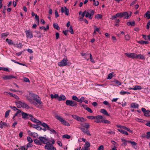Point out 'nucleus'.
<instances>
[{
    "label": "nucleus",
    "instance_id": "nucleus-1",
    "mask_svg": "<svg viewBox=\"0 0 150 150\" xmlns=\"http://www.w3.org/2000/svg\"><path fill=\"white\" fill-rule=\"evenodd\" d=\"M31 97H29L28 96H27V98L29 102L33 103V100H35L37 103L39 104L41 103L40 99L38 95L37 94H31Z\"/></svg>",
    "mask_w": 150,
    "mask_h": 150
},
{
    "label": "nucleus",
    "instance_id": "nucleus-2",
    "mask_svg": "<svg viewBox=\"0 0 150 150\" xmlns=\"http://www.w3.org/2000/svg\"><path fill=\"white\" fill-rule=\"evenodd\" d=\"M16 105L17 107L18 108L22 107L27 109L29 108V107L27 104L25 103L24 102H22L20 101H17L15 102Z\"/></svg>",
    "mask_w": 150,
    "mask_h": 150
},
{
    "label": "nucleus",
    "instance_id": "nucleus-3",
    "mask_svg": "<svg viewBox=\"0 0 150 150\" xmlns=\"http://www.w3.org/2000/svg\"><path fill=\"white\" fill-rule=\"evenodd\" d=\"M56 118L59 120L61 123L65 126H69L70 125L69 123L65 120L62 117L59 116H56Z\"/></svg>",
    "mask_w": 150,
    "mask_h": 150
},
{
    "label": "nucleus",
    "instance_id": "nucleus-4",
    "mask_svg": "<svg viewBox=\"0 0 150 150\" xmlns=\"http://www.w3.org/2000/svg\"><path fill=\"white\" fill-rule=\"evenodd\" d=\"M131 15V12H130V14L129 15L127 12H124L123 13H118L116 14V16L118 17H122L124 16H125V18L126 19H128L129 17H130Z\"/></svg>",
    "mask_w": 150,
    "mask_h": 150
},
{
    "label": "nucleus",
    "instance_id": "nucleus-5",
    "mask_svg": "<svg viewBox=\"0 0 150 150\" xmlns=\"http://www.w3.org/2000/svg\"><path fill=\"white\" fill-rule=\"evenodd\" d=\"M52 142L51 144H50V143L49 142V143H47V144H46V145L45 146V148L46 149H47L48 150H56V149L55 148H54V146L52 145V144H54V140H52V141L50 142Z\"/></svg>",
    "mask_w": 150,
    "mask_h": 150
},
{
    "label": "nucleus",
    "instance_id": "nucleus-6",
    "mask_svg": "<svg viewBox=\"0 0 150 150\" xmlns=\"http://www.w3.org/2000/svg\"><path fill=\"white\" fill-rule=\"evenodd\" d=\"M68 63L67 59V58H64L61 62L58 63V65L60 67H62L67 65Z\"/></svg>",
    "mask_w": 150,
    "mask_h": 150
},
{
    "label": "nucleus",
    "instance_id": "nucleus-7",
    "mask_svg": "<svg viewBox=\"0 0 150 150\" xmlns=\"http://www.w3.org/2000/svg\"><path fill=\"white\" fill-rule=\"evenodd\" d=\"M66 104L67 105L71 107L76 106H77L76 103L72 100H67L66 101Z\"/></svg>",
    "mask_w": 150,
    "mask_h": 150
},
{
    "label": "nucleus",
    "instance_id": "nucleus-8",
    "mask_svg": "<svg viewBox=\"0 0 150 150\" xmlns=\"http://www.w3.org/2000/svg\"><path fill=\"white\" fill-rule=\"evenodd\" d=\"M125 54L128 57L132 59L136 58V54L134 53H126Z\"/></svg>",
    "mask_w": 150,
    "mask_h": 150
},
{
    "label": "nucleus",
    "instance_id": "nucleus-9",
    "mask_svg": "<svg viewBox=\"0 0 150 150\" xmlns=\"http://www.w3.org/2000/svg\"><path fill=\"white\" fill-rule=\"evenodd\" d=\"M94 14V11L92 10L90 11V13L88 12H86L85 14V17L86 18L88 17L89 19H91L92 18L93 15Z\"/></svg>",
    "mask_w": 150,
    "mask_h": 150
},
{
    "label": "nucleus",
    "instance_id": "nucleus-10",
    "mask_svg": "<svg viewBox=\"0 0 150 150\" xmlns=\"http://www.w3.org/2000/svg\"><path fill=\"white\" fill-rule=\"evenodd\" d=\"M103 117L102 116L98 115L95 116V120L94 122L97 123H100L102 122L103 120Z\"/></svg>",
    "mask_w": 150,
    "mask_h": 150
},
{
    "label": "nucleus",
    "instance_id": "nucleus-11",
    "mask_svg": "<svg viewBox=\"0 0 150 150\" xmlns=\"http://www.w3.org/2000/svg\"><path fill=\"white\" fill-rule=\"evenodd\" d=\"M61 12L64 13L67 16H68L69 13V10L65 6H64L61 8Z\"/></svg>",
    "mask_w": 150,
    "mask_h": 150
},
{
    "label": "nucleus",
    "instance_id": "nucleus-12",
    "mask_svg": "<svg viewBox=\"0 0 150 150\" xmlns=\"http://www.w3.org/2000/svg\"><path fill=\"white\" fill-rule=\"evenodd\" d=\"M39 139L43 144H47V143H49V140L45 137H40Z\"/></svg>",
    "mask_w": 150,
    "mask_h": 150
},
{
    "label": "nucleus",
    "instance_id": "nucleus-13",
    "mask_svg": "<svg viewBox=\"0 0 150 150\" xmlns=\"http://www.w3.org/2000/svg\"><path fill=\"white\" fill-rule=\"evenodd\" d=\"M26 35L27 38H33V35L30 30H29L25 31Z\"/></svg>",
    "mask_w": 150,
    "mask_h": 150
},
{
    "label": "nucleus",
    "instance_id": "nucleus-14",
    "mask_svg": "<svg viewBox=\"0 0 150 150\" xmlns=\"http://www.w3.org/2000/svg\"><path fill=\"white\" fill-rule=\"evenodd\" d=\"M117 127L119 128L123 129L126 130L127 131L131 133H132L133 132L132 131L130 130L129 128L127 127H126L120 125H117Z\"/></svg>",
    "mask_w": 150,
    "mask_h": 150
},
{
    "label": "nucleus",
    "instance_id": "nucleus-15",
    "mask_svg": "<svg viewBox=\"0 0 150 150\" xmlns=\"http://www.w3.org/2000/svg\"><path fill=\"white\" fill-rule=\"evenodd\" d=\"M14 78H15V76L12 75H4L2 77V78L5 80L10 79Z\"/></svg>",
    "mask_w": 150,
    "mask_h": 150
},
{
    "label": "nucleus",
    "instance_id": "nucleus-16",
    "mask_svg": "<svg viewBox=\"0 0 150 150\" xmlns=\"http://www.w3.org/2000/svg\"><path fill=\"white\" fill-rule=\"evenodd\" d=\"M79 128L85 134H86L88 135L91 136V134L90 133L88 129H85L83 128L80 127Z\"/></svg>",
    "mask_w": 150,
    "mask_h": 150
},
{
    "label": "nucleus",
    "instance_id": "nucleus-17",
    "mask_svg": "<svg viewBox=\"0 0 150 150\" xmlns=\"http://www.w3.org/2000/svg\"><path fill=\"white\" fill-rule=\"evenodd\" d=\"M136 59H140L142 60H144L145 59L144 55L143 54H136Z\"/></svg>",
    "mask_w": 150,
    "mask_h": 150
},
{
    "label": "nucleus",
    "instance_id": "nucleus-18",
    "mask_svg": "<svg viewBox=\"0 0 150 150\" xmlns=\"http://www.w3.org/2000/svg\"><path fill=\"white\" fill-rule=\"evenodd\" d=\"M28 133L29 135L32 136L35 138H37L38 137V135L37 133L32 132L29 130L28 131Z\"/></svg>",
    "mask_w": 150,
    "mask_h": 150
},
{
    "label": "nucleus",
    "instance_id": "nucleus-19",
    "mask_svg": "<svg viewBox=\"0 0 150 150\" xmlns=\"http://www.w3.org/2000/svg\"><path fill=\"white\" fill-rule=\"evenodd\" d=\"M31 126L33 128L36 129H37L38 130H40L42 129L40 126L38 125H35L32 124L31 125Z\"/></svg>",
    "mask_w": 150,
    "mask_h": 150
},
{
    "label": "nucleus",
    "instance_id": "nucleus-20",
    "mask_svg": "<svg viewBox=\"0 0 150 150\" xmlns=\"http://www.w3.org/2000/svg\"><path fill=\"white\" fill-rule=\"evenodd\" d=\"M127 142L130 143L131 144L132 147H133L135 149L137 148V143L135 142H132L130 141H127Z\"/></svg>",
    "mask_w": 150,
    "mask_h": 150
},
{
    "label": "nucleus",
    "instance_id": "nucleus-21",
    "mask_svg": "<svg viewBox=\"0 0 150 150\" xmlns=\"http://www.w3.org/2000/svg\"><path fill=\"white\" fill-rule=\"evenodd\" d=\"M121 84V83L117 80H115L113 81V85L114 86H119Z\"/></svg>",
    "mask_w": 150,
    "mask_h": 150
},
{
    "label": "nucleus",
    "instance_id": "nucleus-22",
    "mask_svg": "<svg viewBox=\"0 0 150 150\" xmlns=\"http://www.w3.org/2000/svg\"><path fill=\"white\" fill-rule=\"evenodd\" d=\"M5 126H8V125L6 123L3 122L2 121L0 122V128H3Z\"/></svg>",
    "mask_w": 150,
    "mask_h": 150
},
{
    "label": "nucleus",
    "instance_id": "nucleus-23",
    "mask_svg": "<svg viewBox=\"0 0 150 150\" xmlns=\"http://www.w3.org/2000/svg\"><path fill=\"white\" fill-rule=\"evenodd\" d=\"M131 89L135 90H141L142 89V87L140 86H133V88H131Z\"/></svg>",
    "mask_w": 150,
    "mask_h": 150
},
{
    "label": "nucleus",
    "instance_id": "nucleus-24",
    "mask_svg": "<svg viewBox=\"0 0 150 150\" xmlns=\"http://www.w3.org/2000/svg\"><path fill=\"white\" fill-rule=\"evenodd\" d=\"M21 113L22 115V117L23 118H26L28 116H29L30 117H32L31 115L28 114L27 113L23 112H21Z\"/></svg>",
    "mask_w": 150,
    "mask_h": 150
},
{
    "label": "nucleus",
    "instance_id": "nucleus-25",
    "mask_svg": "<svg viewBox=\"0 0 150 150\" xmlns=\"http://www.w3.org/2000/svg\"><path fill=\"white\" fill-rule=\"evenodd\" d=\"M31 117V121H32L33 122H34L35 123H41V122L38 120L36 119H35V118L33 117L32 116V117Z\"/></svg>",
    "mask_w": 150,
    "mask_h": 150
},
{
    "label": "nucleus",
    "instance_id": "nucleus-26",
    "mask_svg": "<svg viewBox=\"0 0 150 150\" xmlns=\"http://www.w3.org/2000/svg\"><path fill=\"white\" fill-rule=\"evenodd\" d=\"M100 112L107 116H109V114H108L106 110L104 109H101L100 110Z\"/></svg>",
    "mask_w": 150,
    "mask_h": 150
},
{
    "label": "nucleus",
    "instance_id": "nucleus-27",
    "mask_svg": "<svg viewBox=\"0 0 150 150\" xmlns=\"http://www.w3.org/2000/svg\"><path fill=\"white\" fill-rule=\"evenodd\" d=\"M66 99L65 97L63 94H61L60 96H59L58 100L59 101H61L62 100H64Z\"/></svg>",
    "mask_w": 150,
    "mask_h": 150
},
{
    "label": "nucleus",
    "instance_id": "nucleus-28",
    "mask_svg": "<svg viewBox=\"0 0 150 150\" xmlns=\"http://www.w3.org/2000/svg\"><path fill=\"white\" fill-rule=\"evenodd\" d=\"M117 130L119 132H120L122 134H125L126 135H128V132H127L123 130L122 129H117Z\"/></svg>",
    "mask_w": 150,
    "mask_h": 150
},
{
    "label": "nucleus",
    "instance_id": "nucleus-29",
    "mask_svg": "<svg viewBox=\"0 0 150 150\" xmlns=\"http://www.w3.org/2000/svg\"><path fill=\"white\" fill-rule=\"evenodd\" d=\"M81 125L84 127H85L86 129H88L90 127L89 124L87 123H84L83 124H82Z\"/></svg>",
    "mask_w": 150,
    "mask_h": 150
},
{
    "label": "nucleus",
    "instance_id": "nucleus-30",
    "mask_svg": "<svg viewBox=\"0 0 150 150\" xmlns=\"http://www.w3.org/2000/svg\"><path fill=\"white\" fill-rule=\"evenodd\" d=\"M9 34V33L8 32L2 33L1 34V37L2 38H5L7 37Z\"/></svg>",
    "mask_w": 150,
    "mask_h": 150
},
{
    "label": "nucleus",
    "instance_id": "nucleus-31",
    "mask_svg": "<svg viewBox=\"0 0 150 150\" xmlns=\"http://www.w3.org/2000/svg\"><path fill=\"white\" fill-rule=\"evenodd\" d=\"M41 125L44 127L45 128H46L47 129H49V127L46 123H42L41 124Z\"/></svg>",
    "mask_w": 150,
    "mask_h": 150
},
{
    "label": "nucleus",
    "instance_id": "nucleus-32",
    "mask_svg": "<svg viewBox=\"0 0 150 150\" xmlns=\"http://www.w3.org/2000/svg\"><path fill=\"white\" fill-rule=\"evenodd\" d=\"M131 107L134 108H137L139 106V105L137 104L136 103H132L131 104Z\"/></svg>",
    "mask_w": 150,
    "mask_h": 150
},
{
    "label": "nucleus",
    "instance_id": "nucleus-33",
    "mask_svg": "<svg viewBox=\"0 0 150 150\" xmlns=\"http://www.w3.org/2000/svg\"><path fill=\"white\" fill-rule=\"evenodd\" d=\"M121 140L123 142L122 144V145L124 146H126L127 145V141L124 139H121Z\"/></svg>",
    "mask_w": 150,
    "mask_h": 150
},
{
    "label": "nucleus",
    "instance_id": "nucleus-34",
    "mask_svg": "<svg viewBox=\"0 0 150 150\" xmlns=\"http://www.w3.org/2000/svg\"><path fill=\"white\" fill-rule=\"evenodd\" d=\"M86 121V119H85L83 117H79V119L78 120V121L81 122H83Z\"/></svg>",
    "mask_w": 150,
    "mask_h": 150
},
{
    "label": "nucleus",
    "instance_id": "nucleus-35",
    "mask_svg": "<svg viewBox=\"0 0 150 150\" xmlns=\"http://www.w3.org/2000/svg\"><path fill=\"white\" fill-rule=\"evenodd\" d=\"M35 32L37 34L36 35L37 37L40 38L41 37L42 34L40 32L38 31H35Z\"/></svg>",
    "mask_w": 150,
    "mask_h": 150
},
{
    "label": "nucleus",
    "instance_id": "nucleus-36",
    "mask_svg": "<svg viewBox=\"0 0 150 150\" xmlns=\"http://www.w3.org/2000/svg\"><path fill=\"white\" fill-rule=\"evenodd\" d=\"M59 96L58 94H51V97L52 99L55 98L58 100Z\"/></svg>",
    "mask_w": 150,
    "mask_h": 150
},
{
    "label": "nucleus",
    "instance_id": "nucleus-37",
    "mask_svg": "<svg viewBox=\"0 0 150 150\" xmlns=\"http://www.w3.org/2000/svg\"><path fill=\"white\" fill-rule=\"evenodd\" d=\"M102 17V15L100 14L96 15L95 16V18L98 19H101Z\"/></svg>",
    "mask_w": 150,
    "mask_h": 150
},
{
    "label": "nucleus",
    "instance_id": "nucleus-38",
    "mask_svg": "<svg viewBox=\"0 0 150 150\" xmlns=\"http://www.w3.org/2000/svg\"><path fill=\"white\" fill-rule=\"evenodd\" d=\"M101 122H102V123H105V124H110L111 123V122L110 121H109V120H105V119H103V120H102V121Z\"/></svg>",
    "mask_w": 150,
    "mask_h": 150
},
{
    "label": "nucleus",
    "instance_id": "nucleus-39",
    "mask_svg": "<svg viewBox=\"0 0 150 150\" xmlns=\"http://www.w3.org/2000/svg\"><path fill=\"white\" fill-rule=\"evenodd\" d=\"M6 41L8 42L9 45H13V42L12 40L9 39L8 38L6 39Z\"/></svg>",
    "mask_w": 150,
    "mask_h": 150
},
{
    "label": "nucleus",
    "instance_id": "nucleus-40",
    "mask_svg": "<svg viewBox=\"0 0 150 150\" xmlns=\"http://www.w3.org/2000/svg\"><path fill=\"white\" fill-rule=\"evenodd\" d=\"M138 43L142 44H147L149 43V42L148 41H144L142 40H140L138 42Z\"/></svg>",
    "mask_w": 150,
    "mask_h": 150
},
{
    "label": "nucleus",
    "instance_id": "nucleus-41",
    "mask_svg": "<svg viewBox=\"0 0 150 150\" xmlns=\"http://www.w3.org/2000/svg\"><path fill=\"white\" fill-rule=\"evenodd\" d=\"M127 24L129 26H133L135 24V22L134 21L128 22Z\"/></svg>",
    "mask_w": 150,
    "mask_h": 150
},
{
    "label": "nucleus",
    "instance_id": "nucleus-42",
    "mask_svg": "<svg viewBox=\"0 0 150 150\" xmlns=\"http://www.w3.org/2000/svg\"><path fill=\"white\" fill-rule=\"evenodd\" d=\"M53 26L54 28L56 29L57 30H59L60 29V28L57 23H54L53 24Z\"/></svg>",
    "mask_w": 150,
    "mask_h": 150
},
{
    "label": "nucleus",
    "instance_id": "nucleus-43",
    "mask_svg": "<svg viewBox=\"0 0 150 150\" xmlns=\"http://www.w3.org/2000/svg\"><path fill=\"white\" fill-rule=\"evenodd\" d=\"M89 54L90 56L91 62L92 63H94L95 62L92 57L91 54Z\"/></svg>",
    "mask_w": 150,
    "mask_h": 150
},
{
    "label": "nucleus",
    "instance_id": "nucleus-44",
    "mask_svg": "<svg viewBox=\"0 0 150 150\" xmlns=\"http://www.w3.org/2000/svg\"><path fill=\"white\" fill-rule=\"evenodd\" d=\"M84 146L88 148H89L90 146V143L88 141H86L85 142V144L84 145Z\"/></svg>",
    "mask_w": 150,
    "mask_h": 150
},
{
    "label": "nucleus",
    "instance_id": "nucleus-45",
    "mask_svg": "<svg viewBox=\"0 0 150 150\" xmlns=\"http://www.w3.org/2000/svg\"><path fill=\"white\" fill-rule=\"evenodd\" d=\"M71 116L74 119H75L77 121H78L79 117L76 115H71Z\"/></svg>",
    "mask_w": 150,
    "mask_h": 150
},
{
    "label": "nucleus",
    "instance_id": "nucleus-46",
    "mask_svg": "<svg viewBox=\"0 0 150 150\" xmlns=\"http://www.w3.org/2000/svg\"><path fill=\"white\" fill-rule=\"evenodd\" d=\"M150 12L149 11H148L145 14L146 17H147L148 19L150 18Z\"/></svg>",
    "mask_w": 150,
    "mask_h": 150
},
{
    "label": "nucleus",
    "instance_id": "nucleus-47",
    "mask_svg": "<svg viewBox=\"0 0 150 150\" xmlns=\"http://www.w3.org/2000/svg\"><path fill=\"white\" fill-rule=\"evenodd\" d=\"M17 110V112H16V114L14 115V116L13 117V118L15 117V116H17L18 115H19L20 114L21 112V111H20V110H19L18 109Z\"/></svg>",
    "mask_w": 150,
    "mask_h": 150
},
{
    "label": "nucleus",
    "instance_id": "nucleus-48",
    "mask_svg": "<svg viewBox=\"0 0 150 150\" xmlns=\"http://www.w3.org/2000/svg\"><path fill=\"white\" fill-rule=\"evenodd\" d=\"M35 142L38 145H40L41 144V143L40 142V140L39 141L37 139H35L34 140Z\"/></svg>",
    "mask_w": 150,
    "mask_h": 150
},
{
    "label": "nucleus",
    "instance_id": "nucleus-49",
    "mask_svg": "<svg viewBox=\"0 0 150 150\" xmlns=\"http://www.w3.org/2000/svg\"><path fill=\"white\" fill-rule=\"evenodd\" d=\"M71 34H74V31L73 28L72 26H71L69 29V30H68Z\"/></svg>",
    "mask_w": 150,
    "mask_h": 150
},
{
    "label": "nucleus",
    "instance_id": "nucleus-50",
    "mask_svg": "<svg viewBox=\"0 0 150 150\" xmlns=\"http://www.w3.org/2000/svg\"><path fill=\"white\" fill-rule=\"evenodd\" d=\"M10 96L13 97L16 99H18L19 98L16 94H10Z\"/></svg>",
    "mask_w": 150,
    "mask_h": 150
},
{
    "label": "nucleus",
    "instance_id": "nucleus-51",
    "mask_svg": "<svg viewBox=\"0 0 150 150\" xmlns=\"http://www.w3.org/2000/svg\"><path fill=\"white\" fill-rule=\"evenodd\" d=\"M49 130L50 131V133L51 134H55L56 133V131L53 129L50 128Z\"/></svg>",
    "mask_w": 150,
    "mask_h": 150
},
{
    "label": "nucleus",
    "instance_id": "nucleus-52",
    "mask_svg": "<svg viewBox=\"0 0 150 150\" xmlns=\"http://www.w3.org/2000/svg\"><path fill=\"white\" fill-rule=\"evenodd\" d=\"M10 112V110H8L6 111L5 114V117H7L9 115V114Z\"/></svg>",
    "mask_w": 150,
    "mask_h": 150
},
{
    "label": "nucleus",
    "instance_id": "nucleus-53",
    "mask_svg": "<svg viewBox=\"0 0 150 150\" xmlns=\"http://www.w3.org/2000/svg\"><path fill=\"white\" fill-rule=\"evenodd\" d=\"M87 118L91 119V120H93L95 119V116H89L87 117Z\"/></svg>",
    "mask_w": 150,
    "mask_h": 150
},
{
    "label": "nucleus",
    "instance_id": "nucleus-54",
    "mask_svg": "<svg viewBox=\"0 0 150 150\" xmlns=\"http://www.w3.org/2000/svg\"><path fill=\"white\" fill-rule=\"evenodd\" d=\"M27 139L28 142L30 143H31L33 142L32 139L30 137H27Z\"/></svg>",
    "mask_w": 150,
    "mask_h": 150
},
{
    "label": "nucleus",
    "instance_id": "nucleus-55",
    "mask_svg": "<svg viewBox=\"0 0 150 150\" xmlns=\"http://www.w3.org/2000/svg\"><path fill=\"white\" fill-rule=\"evenodd\" d=\"M135 120L137 122H143L144 121V120L142 119L138 118H136L135 119Z\"/></svg>",
    "mask_w": 150,
    "mask_h": 150
},
{
    "label": "nucleus",
    "instance_id": "nucleus-56",
    "mask_svg": "<svg viewBox=\"0 0 150 150\" xmlns=\"http://www.w3.org/2000/svg\"><path fill=\"white\" fill-rule=\"evenodd\" d=\"M70 136L67 134H65L63 136V137L64 138L69 139L70 138Z\"/></svg>",
    "mask_w": 150,
    "mask_h": 150
},
{
    "label": "nucleus",
    "instance_id": "nucleus-57",
    "mask_svg": "<svg viewBox=\"0 0 150 150\" xmlns=\"http://www.w3.org/2000/svg\"><path fill=\"white\" fill-rule=\"evenodd\" d=\"M150 113V111L149 110H146V111L145 112L144 115L146 116H148L149 115V114Z\"/></svg>",
    "mask_w": 150,
    "mask_h": 150
},
{
    "label": "nucleus",
    "instance_id": "nucleus-58",
    "mask_svg": "<svg viewBox=\"0 0 150 150\" xmlns=\"http://www.w3.org/2000/svg\"><path fill=\"white\" fill-rule=\"evenodd\" d=\"M112 73H110L108 75L107 79H110L112 78Z\"/></svg>",
    "mask_w": 150,
    "mask_h": 150
},
{
    "label": "nucleus",
    "instance_id": "nucleus-59",
    "mask_svg": "<svg viewBox=\"0 0 150 150\" xmlns=\"http://www.w3.org/2000/svg\"><path fill=\"white\" fill-rule=\"evenodd\" d=\"M125 39L126 40H129L130 39V37L129 35H125Z\"/></svg>",
    "mask_w": 150,
    "mask_h": 150
},
{
    "label": "nucleus",
    "instance_id": "nucleus-60",
    "mask_svg": "<svg viewBox=\"0 0 150 150\" xmlns=\"http://www.w3.org/2000/svg\"><path fill=\"white\" fill-rule=\"evenodd\" d=\"M84 98L83 97H81L79 99H78V102L80 103H82L83 101Z\"/></svg>",
    "mask_w": 150,
    "mask_h": 150
},
{
    "label": "nucleus",
    "instance_id": "nucleus-61",
    "mask_svg": "<svg viewBox=\"0 0 150 150\" xmlns=\"http://www.w3.org/2000/svg\"><path fill=\"white\" fill-rule=\"evenodd\" d=\"M72 99L74 100L77 101L78 102L79 99L76 96H73L72 97Z\"/></svg>",
    "mask_w": 150,
    "mask_h": 150
},
{
    "label": "nucleus",
    "instance_id": "nucleus-62",
    "mask_svg": "<svg viewBox=\"0 0 150 150\" xmlns=\"http://www.w3.org/2000/svg\"><path fill=\"white\" fill-rule=\"evenodd\" d=\"M90 113H92L93 112L92 110L91 109L88 107H87L86 109Z\"/></svg>",
    "mask_w": 150,
    "mask_h": 150
},
{
    "label": "nucleus",
    "instance_id": "nucleus-63",
    "mask_svg": "<svg viewBox=\"0 0 150 150\" xmlns=\"http://www.w3.org/2000/svg\"><path fill=\"white\" fill-rule=\"evenodd\" d=\"M81 150H90L89 148H88L84 146V147H82Z\"/></svg>",
    "mask_w": 150,
    "mask_h": 150
},
{
    "label": "nucleus",
    "instance_id": "nucleus-64",
    "mask_svg": "<svg viewBox=\"0 0 150 150\" xmlns=\"http://www.w3.org/2000/svg\"><path fill=\"white\" fill-rule=\"evenodd\" d=\"M146 137L148 139L150 138V132H148L147 133Z\"/></svg>",
    "mask_w": 150,
    "mask_h": 150
}]
</instances>
